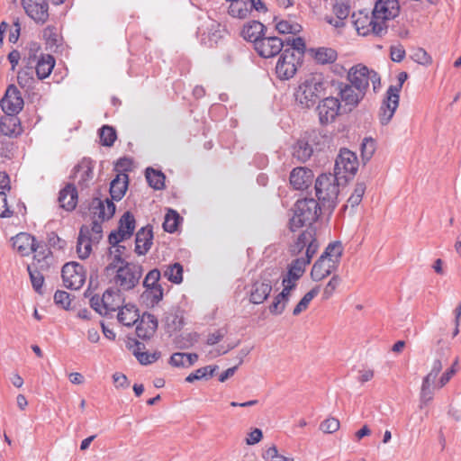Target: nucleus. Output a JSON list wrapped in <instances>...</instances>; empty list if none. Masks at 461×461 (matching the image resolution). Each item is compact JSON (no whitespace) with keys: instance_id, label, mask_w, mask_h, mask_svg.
I'll return each mask as SVG.
<instances>
[{"instance_id":"44","label":"nucleus","mask_w":461,"mask_h":461,"mask_svg":"<svg viewBox=\"0 0 461 461\" xmlns=\"http://www.w3.org/2000/svg\"><path fill=\"white\" fill-rule=\"evenodd\" d=\"M217 369V366H206L201 368L196 369L194 372L188 375L185 378V381L188 383H193L195 380L200 379H209L211 378L215 370Z\"/></svg>"},{"instance_id":"51","label":"nucleus","mask_w":461,"mask_h":461,"mask_svg":"<svg viewBox=\"0 0 461 461\" xmlns=\"http://www.w3.org/2000/svg\"><path fill=\"white\" fill-rule=\"evenodd\" d=\"M285 49H290L294 51V53H295V51L297 50L298 51V54L301 58V56L303 55V51H304V48H305V43H304V41L300 38V37H297V38H288L285 41Z\"/></svg>"},{"instance_id":"16","label":"nucleus","mask_w":461,"mask_h":461,"mask_svg":"<svg viewBox=\"0 0 461 461\" xmlns=\"http://www.w3.org/2000/svg\"><path fill=\"white\" fill-rule=\"evenodd\" d=\"M94 162L91 159H82L73 169V179L77 186L84 190L93 184L94 179Z\"/></svg>"},{"instance_id":"62","label":"nucleus","mask_w":461,"mask_h":461,"mask_svg":"<svg viewBox=\"0 0 461 461\" xmlns=\"http://www.w3.org/2000/svg\"><path fill=\"white\" fill-rule=\"evenodd\" d=\"M457 363H458V360L456 359L455 362L453 363L452 366L442 374V375L440 376L438 383V388H441L445 384H447L449 382V380L451 379V377L456 373V366Z\"/></svg>"},{"instance_id":"10","label":"nucleus","mask_w":461,"mask_h":461,"mask_svg":"<svg viewBox=\"0 0 461 461\" xmlns=\"http://www.w3.org/2000/svg\"><path fill=\"white\" fill-rule=\"evenodd\" d=\"M330 82L329 90L332 91L334 88L339 93L344 105L348 106L349 111L356 107L365 96L363 92L357 90L352 85L337 80H330Z\"/></svg>"},{"instance_id":"9","label":"nucleus","mask_w":461,"mask_h":461,"mask_svg":"<svg viewBox=\"0 0 461 461\" xmlns=\"http://www.w3.org/2000/svg\"><path fill=\"white\" fill-rule=\"evenodd\" d=\"M64 285L71 290L80 289L86 281L84 267L77 262L66 263L61 270Z\"/></svg>"},{"instance_id":"61","label":"nucleus","mask_w":461,"mask_h":461,"mask_svg":"<svg viewBox=\"0 0 461 461\" xmlns=\"http://www.w3.org/2000/svg\"><path fill=\"white\" fill-rule=\"evenodd\" d=\"M412 59L420 65H429L431 63V58L427 51L421 48L417 49L412 56Z\"/></svg>"},{"instance_id":"32","label":"nucleus","mask_w":461,"mask_h":461,"mask_svg":"<svg viewBox=\"0 0 461 461\" xmlns=\"http://www.w3.org/2000/svg\"><path fill=\"white\" fill-rule=\"evenodd\" d=\"M33 261L30 266H35L41 270H47L51 260L50 251L43 244L35 241Z\"/></svg>"},{"instance_id":"42","label":"nucleus","mask_w":461,"mask_h":461,"mask_svg":"<svg viewBox=\"0 0 461 461\" xmlns=\"http://www.w3.org/2000/svg\"><path fill=\"white\" fill-rule=\"evenodd\" d=\"M27 270H28L33 289L37 293L41 294V288H42V285L44 283V276H43L42 272L44 270H41V268H38L35 266H28Z\"/></svg>"},{"instance_id":"29","label":"nucleus","mask_w":461,"mask_h":461,"mask_svg":"<svg viewBox=\"0 0 461 461\" xmlns=\"http://www.w3.org/2000/svg\"><path fill=\"white\" fill-rule=\"evenodd\" d=\"M92 243L95 242L90 240L89 226L83 225L79 230L77 243V252L80 258L85 259L89 257L92 251Z\"/></svg>"},{"instance_id":"43","label":"nucleus","mask_w":461,"mask_h":461,"mask_svg":"<svg viewBox=\"0 0 461 461\" xmlns=\"http://www.w3.org/2000/svg\"><path fill=\"white\" fill-rule=\"evenodd\" d=\"M164 276L174 284H180L183 281V267L179 263H174L164 270Z\"/></svg>"},{"instance_id":"8","label":"nucleus","mask_w":461,"mask_h":461,"mask_svg":"<svg viewBox=\"0 0 461 461\" xmlns=\"http://www.w3.org/2000/svg\"><path fill=\"white\" fill-rule=\"evenodd\" d=\"M358 168V160L357 155L348 149H342L338 155L335 166L334 174L340 178H348L353 176Z\"/></svg>"},{"instance_id":"15","label":"nucleus","mask_w":461,"mask_h":461,"mask_svg":"<svg viewBox=\"0 0 461 461\" xmlns=\"http://www.w3.org/2000/svg\"><path fill=\"white\" fill-rule=\"evenodd\" d=\"M285 48V41L276 36H266V34L258 40L254 46L257 53L265 59L275 57L283 51Z\"/></svg>"},{"instance_id":"55","label":"nucleus","mask_w":461,"mask_h":461,"mask_svg":"<svg viewBox=\"0 0 461 461\" xmlns=\"http://www.w3.org/2000/svg\"><path fill=\"white\" fill-rule=\"evenodd\" d=\"M161 274L158 268H154L150 270L145 276L143 280V286L145 288L150 286L159 285L158 281L160 279Z\"/></svg>"},{"instance_id":"11","label":"nucleus","mask_w":461,"mask_h":461,"mask_svg":"<svg viewBox=\"0 0 461 461\" xmlns=\"http://www.w3.org/2000/svg\"><path fill=\"white\" fill-rule=\"evenodd\" d=\"M299 59L300 57H297L292 50L284 49L276 66L277 77L282 80L293 77L296 73Z\"/></svg>"},{"instance_id":"5","label":"nucleus","mask_w":461,"mask_h":461,"mask_svg":"<svg viewBox=\"0 0 461 461\" xmlns=\"http://www.w3.org/2000/svg\"><path fill=\"white\" fill-rule=\"evenodd\" d=\"M339 177L336 174H321L315 182V193L318 200L321 202L323 206L328 208H335L336 201L339 195Z\"/></svg>"},{"instance_id":"45","label":"nucleus","mask_w":461,"mask_h":461,"mask_svg":"<svg viewBox=\"0 0 461 461\" xmlns=\"http://www.w3.org/2000/svg\"><path fill=\"white\" fill-rule=\"evenodd\" d=\"M320 287L315 286L311 289L308 293H306L303 297L300 300V302L294 308L293 314L294 316L299 315L302 312L306 310L309 306L311 301L319 294Z\"/></svg>"},{"instance_id":"22","label":"nucleus","mask_w":461,"mask_h":461,"mask_svg":"<svg viewBox=\"0 0 461 461\" xmlns=\"http://www.w3.org/2000/svg\"><path fill=\"white\" fill-rule=\"evenodd\" d=\"M139 320L136 326L137 336L144 340L149 339L158 329L157 318L151 313L144 312Z\"/></svg>"},{"instance_id":"46","label":"nucleus","mask_w":461,"mask_h":461,"mask_svg":"<svg viewBox=\"0 0 461 461\" xmlns=\"http://www.w3.org/2000/svg\"><path fill=\"white\" fill-rule=\"evenodd\" d=\"M99 137L103 146L111 147L117 138L116 131L112 126L104 125L99 130Z\"/></svg>"},{"instance_id":"21","label":"nucleus","mask_w":461,"mask_h":461,"mask_svg":"<svg viewBox=\"0 0 461 461\" xmlns=\"http://www.w3.org/2000/svg\"><path fill=\"white\" fill-rule=\"evenodd\" d=\"M313 176V173L311 169L304 167H298L291 171L289 180L294 189L304 190L311 185Z\"/></svg>"},{"instance_id":"38","label":"nucleus","mask_w":461,"mask_h":461,"mask_svg":"<svg viewBox=\"0 0 461 461\" xmlns=\"http://www.w3.org/2000/svg\"><path fill=\"white\" fill-rule=\"evenodd\" d=\"M149 185L155 190H162L165 187V175L152 167H148L145 172Z\"/></svg>"},{"instance_id":"6","label":"nucleus","mask_w":461,"mask_h":461,"mask_svg":"<svg viewBox=\"0 0 461 461\" xmlns=\"http://www.w3.org/2000/svg\"><path fill=\"white\" fill-rule=\"evenodd\" d=\"M348 79L357 90L363 92L366 95L369 87L370 82L373 85L374 90L380 86V77L374 71L370 70L367 67L358 64L352 67L348 71Z\"/></svg>"},{"instance_id":"63","label":"nucleus","mask_w":461,"mask_h":461,"mask_svg":"<svg viewBox=\"0 0 461 461\" xmlns=\"http://www.w3.org/2000/svg\"><path fill=\"white\" fill-rule=\"evenodd\" d=\"M159 357V353L149 354L148 352H136V358L142 365H149Z\"/></svg>"},{"instance_id":"2","label":"nucleus","mask_w":461,"mask_h":461,"mask_svg":"<svg viewBox=\"0 0 461 461\" xmlns=\"http://www.w3.org/2000/svg\"><path fill=\"white\" fill-rule=\"evenodd\" d=\"M104 276L115 288L122 292L134 289L142 276V267L132 262L123 263L114 269H104Z\"/></svg>"},{"instance_id":"58","label":"nucleus","mask_w":461,"mask_h":461,"mask_svg":"<svg viewBox=\"0 0 461 461\" xmlns=\"http://www.w3.org/2000/svg\"><path fill=\"white\" fill-rule=\"evenodd\" d=\"M408 74L404 71L401 72L397 76L398 84L396 86H390L386 91V94L393 95L400 97V92L402 90L403 83L407 80Z\"/></svg>"},{"instance_id":"56","label":"nucleus","mask_w":461,"mask_h":461,"mask_svg":"<svg viewBox=\"0 0 461 461\" xmlns=\"http://www.w3.org/2000/svg\"><path fill=\"white\" fill-rule=\"evenodd\" d=\"M54 302L63 309H68L71 303L70 295L66 291L58 290L54 294Z\"/></svg>"},{"instance_id":"37","label":"nucleus","mask_w":461,"mask_h":461,"mask_svg":"<svg viewBox=\"0 0 461 461\" xmlns=\"http://www.w3.org/2000/svg\"><path fill=\"white\" fill-rule=\"evenodd\" d=\"M312 153V147L303 140H299L293 148V157L300 162L307 161Z\"/></svg>"},{"instance_id":"59","label":"nucleus","mask_w":461,"mask_h":461,"mask_svg":"<svg viewBox=\"0 0 461 461\" xmlns=\"http://www.w3.org/2000/svg\"><path fill=\"white\" fill-rule=\"evenodd\" d=\"M320 429L325 433H333L339 429V420L336 418H329L322 421Z\"/></svg>"},{"instance_id":"60","label":"nucleus","mask_w":461,"mask_h":461,"mask_svg":"<svg viewBox=\"0 0 461 461\" xmlns=\"http://www.w3.org/2000/svg\"><path fill=\"white\" fill-rule=\"evenodd\" d=\"M228 330L226 328H221L213 332L210 333L206 339V344L209 346H213L219 343L227 334Z\"/></svg>"},{"instance_id":"25","label":"nucleus","mask_w":461,"mask_h":461,"mask_svg":"<svg viewBox=\"0 0 461 461\" xmlns=\"http://www.w3.org/2000/svg\"><path fill=\"white\" fill-rule=\"evenodd\" d=\"M153 241V231L152 227L147 225L140 228L135 238V249L134 251L139 255L142 256L148 253L150 249Z\"/></svg>"},{"instance_id":"36","label":"nucleus","mask_w":461,"mask_h":461,"mask_svg":"<svg viewBox=\"0 0 461 461\" xmlns=\"http://www.w3.org/2000/svg\"><path fill=\"white\" fill-rule=\"evenodd\" d=\"M313 58L319 64H331L337 59L338 53L334 49L321 47L312 50Z\"/></svg>"},{"instance_id":"31","label":"nucleus","mask_w":461,"mask_h":461,"mask_svg":"<svg viewBox=\"0 0 461 461\" xmlns=\"http://www.w3.org/2000/svg\"><path fill=\"white\" fill-rule=\"evenodd\" d=\"M55 59L50 54H41L37 60L35 72L38 79L42 80L47 78L55 67Z\"/></svg>"},{"instance_id":"24","label":"nucleus","mask_w":461,"mask_h":461,"mask_svg":"<svg viewBox=\"0 0 461 461\" xmlns=\"http://www.w3.org/2000/svg\"><path fill=\"white\" fill-rule=\"evenodd\" d=\"M104 308L106 311V315L114 312L121 308L124 303V297L122 292L114 286L108 288L103 294Z\"/></svg>"},{"instance_id":"23","label":"nucleus","mask_w":461,"mask_h":461,"mask_svg":"<svg viewBox=\"0 0 461 461\" xmlns=\"http://www.w3.org/2000/svg\"><path fill=\"white\" fill-rule=\"evenodd\" d=\"M77 200L78 194L75 184L68 183L59 191L58 201L62 209L68 212L73 211L77 204Z\"/></svg>"},{"instance_id":"28","label":"nucleus","mask_w":461,"mask_h":461,"mask_svg":"<svg viewBox=\"0 0 461 461\" xmlns=\"http://www.w3.org/2000/svg\"><path fill=\"white\" fill-rule=\"evenodd\" d=\"M118 311V321L124 326L131 327L140 319L139 309L133 303H123Z\"/></svg>"},{"instance_id":"50","label":"nucleus","mask_w":461,"mask_h":461,"mask_svg":"<svg viewBox=\"0 0 461 461\" xmlns=\"http://www.w3.org/2000/svg\"><path fill=\"white\" fill-rule=\"evenodd\" d=\"M366 191V185L365 183H357L354 188L353 193L348 199V205L351 206L352 208L357 206L363 198V195Z\"/></svg>"},{"instance_id":"19","label":"nucleus","mask_w":461,"mask_h":461,"mask_svg":"<svg viewBox=\"0 0 461 461\" xmlns=\"http://www.w3.org/2000/svg\"><path fill=\"white\" fill-rule=\"evenodd\" d=\"M115 209V204L108 198L102 200L95 197L89 205L91 218L101 221L110 220L113 216Z\"/></svg>"},{"instance_id":"35","label":"nucleus","mask_w":461,"mask_h":461,"mask_svg":"<svg viewBox=\"0 0 461 461\" xmlns=\"http://www.w3.org/2000/svg\"><path fill=\"white\" fill-rule=\"evenodd\" d=\"M163 298V288L162 286L156 285L147 287L141 294V299L147 306L153 307L158 304Z\"/></svg>"},{"instance_id":"54","label":"nucleus","mask_w":461,"mask_h":461,"mask_svg":"<svg viewBox=\"0 0 461 461\" xmlns=\"http://www.w3.org/2000/svg\"><path fill=\"white\" fill-rule=\"evenodd\" d=\"M104 221H101L99 220H94L92 219V225L89 227L90 230V240H92L95 242H99V240L103 237V227L102 223Z\"/></svg>"},{"instance_id":"18","label":"nucleus","mask_w":461,"mask_h":461,"mask_svg":"<svg viewBox=\"0 0 461 461\" xmlns=\"http://www.w3.org/2000/svg\"><path fill=\"white\" fill-rule=\"evenodd\" d=\"M0 104L2 110L7 115H15L23 109V99L20 91L14 85H10L7 87L5 95L2 98Z\"/></svg>"},{"instance_id":"34","label":"nucleus","mask_w":461,"mask_h":461,"mask_svg":"<svg viewBox=\"0 0 461 461\" xmlns=\"http://www.w3.org/2000/svg\"><path fill=\"white\" fill-rule=\"evenodd\" d=\"M127 187L128 175H117L110 185V195L112 197V201H120L124 196Z\"/></svg>"},{"instance_id":"7","label":"nucleus","mask_w":461,"mask_h":461,"mask_svg":"<svg viewBox=\"0 0 461 461\" xmlns=\"http://www.w3.org/2000/svg\"><path fill=\"white\" fill-rule=\"evenodd\" d=\"M353 23L359 35L366 36L368 34H374L375 36L382 37L387 33V27H384L379 23L375 15H368L364 12L354 14L352 15Z\"/></svg>"},{"instance_id":"14","label":"nucleus","mask_w":461,"mask_h":461,"mask_svg":"<svg viewBox=\"0 0 461 461\" xmlns=\"http://www.w3.org/2000/svg\"><path fill=\"white\" fill-rule=\"evenodd\" d=\"M136 221L133 214L126 212L119 221L118 230L109 234L108 240L110 244H117L129 239L134 232Z\"/></svg>"},{"instance_id":"12","label":"nucleus","mask_w":461,"mask_h":461,"mask_svg":"<svg viewBox=\"0 0 461 461\" xmlns=\"http://www.w3.org/2000/svg\"><path fill=\"white\" fill-rule=\"evenodd\" d=\"M340 108L339 99L333 96L322 98L316 106L321 125L324 126L333 122L339 114Z\"/></svg>"},{"instance_id":"53","label":"nucleus","mask_w":461,"mask_h":461,"mask_svg":"<svg viewBox=\"0 0 461 461\" xmlns=\"http://www.w3.org/2000/svg\"><path fill=\"white\" fill-rule=\"evenodd\" d=\"M340 282V277L338 275H334L323 289L322 299H330L333 295L337 287L339 285Z\"/></svg>"},{"instance_id":"47","label":"nucleus","mask_w":461,"mask_h":461,"mask_svg":"<svg viewBox=\"0 0 461 461\" xmlns=\"http://www.w3.org/2000/svg\"><path fill=\"white\" fill-rule=\"evenodd\" d=\"M375 149H376V145H375V141L374 139H372L370 137L364 138V140L361 143V147H360L362 160L364 162L369 161L371 159V158L373 157V155L375 151Z\"/></svg>"},{"instance_id":"20","label":"nucleus","mask_w":461,"mask_h":461,"mask_svg":"<svg viewBox=\"0 0 461 461\" xmlns=\"http://www.w3.org/2000/svg\"><path fill=\"white\" fill-rule=\"evenodd\" d=\"M337 267V260L321 256L312 266L311 276L314 281H321L330 276Z\"/></svg>"},{"instance_id":"41","label":"nucleus","mask_w":461,"mask_h":461,"mask_svg":"<svg viewBox=\"0 0 461 461\" xmlns=\"http://www.w3.org/2000/svg\"><path fill=\"white\" fill-rule=\"evenodd\" d=\"M19 120L14 115H7L0 119V132L5 136L15 134Z\"/></svg>"},{"instance_id":"64","label":"nucleus","mask_w":461,"mask_h":461,"mask_svg":"<svg viewBox=\"0 0 461 461\" xmlns=\"http://www.w3.org/2000/svg\"><path fill=\"white\" fill-rule=\"evenodd\" d=\"M167 323L168 326L172 325L174 330H180L184 325L183 317L175 312L167 317Z\"/></svg>"},{"instance_id":"4","label":"nucleus","mask_w":461,"mask_h":461,"mask_svg":"<svg viewBox=\"0 0 461 461\" xmlns=\"http://www.w3.org/2000/svg\"><path fill=\"white\" fill-rule=\"evenodd\" d=\"M321 208L313 198L299 200L295 203V211L289 221V229L295 232L303 226H312L320 216Z\"/></svg>"},{"instance_id":"39","label":"nucleus","mask_w":461,"mask_h":461,"mask_svg":"<svg viewBox=\"0 0 461 461\" xmlns=\"http://www.w3.org/2000/svg\"><path fill=\"white\" fill-rule=\"evenodd\" d=\"M436 387H438V384L435 385V382L427 381V378H423L420 393V408L432 401Z\"/></svg>"},{"instance_id":"52","label":"nucleus","mask_w":461,"mask_h":461,"mask_svg":"<svg viewBox=\"0 0 461 461\" xmlns=\"http://www.w3.org/2000/svg\"><path fill=\"white\" fill-rule=\"evenodd\" d=\"M342 255V245L340 242L336 241L330 243L323 252L321 256H326V258H333V260H337V265L339 264V258Z\"/></svg>"},{"instance_id":"40","label":"nucleus","mask_w":461,"mask_h":461,"mask_svg":"<svg viewBox=\"0 0 461 461\" xmlns=\"http://www.w3.org/2000/svg\"><path fill=\"white\" fill-rule=\"evenodd\" d=\"M312 238L313 230L312 228H308L299 235L297 240L291 246V252L294 255L299 254L305 247L307 248L310 241H312Z\"/></svg>"},{"instance_id":"49","label":"nucleus","mask_w":461,"mask_h":461,"mask_svg":"<svg viewBox=\"0 0 461 461\" xmlns=\"http://www.w3.org/2000/svg\"><path fill=\"white\" fill-rule=\"evenodd\" d=\"M180 216L174 210H168L167 213L165 216V221L163 222V228L167 232L173 233L176 230L178 223H179Z\"/></svg>"},{"instance_id":"1","label":"nucleus","mask_w":461,"mask_h":461,"mask_svg":"<svg viewBox=\"0 0 461 461\" xmlns=\"http://www.w3.org/2000/svg\"><path fill=\"white\" fill-rule=\"evenodd\" d=\"M330 84V80L323 78L321 75L306 78L294 92L297 105L302 109L313 107L318 98L333 94V91L329 90Z\"/></svg>"},{"instance_id":"30","label":"nucleus","mask_w":461,"mask_h":461,"mask_svg":"<svg viewBox=\"0 0 461 461\" xmlns=\"http://www.w3.org/2000/svg\"><path fill=\"white\" fill-rule=\"evenodd\" d=\"M266 26L260 22L253 21L244 25L241 35L244 40L252 42L255 46L258 40H260L266 34Z\"/></svg>"},{"instance_id":"33","label":"nucleus","mask_w":461,"mask_h":461,"mask_svg":"<svg viewBox=\"0 0 461 461\" xmlns=\"http://www.w3.org/2000/svg\"><path fill=\"white\" fill-rule=\"evenodd\" d=\"M126 248L122 245L117 244H111V248L109 249V252L107 255V265L104 267V269H107L108 271H111L114 269V267H119L120 265H122L123 263H128L122 256L125 251Z\"/></svg>"},{"instance_id":"3","label":"nucleus","mask_w":461,"mask_h":461,"mask_svg":"<svg viewBox=\"0 0 461 461\" xmlns=\"http://www.w3.org/2000/svg\"><path fill=\"white\" fill-rule=\"evenodd\" d=\"M280 278V269L278 267H267L264 269L258 279L251 285L249 291V302L254 304L264 303L269 296L272 288Z\"/></svg>"},{"instance_id":"48","label":"nucleus","mask_w":461,"mask_h":461,"mask_svg":"<svg viewBox=\"0 0 461 461\" xmlns=\"http://www.w3.org/2000/svg\"><path fill=\"white\" fill-rule=\"evenodd\" d=\"M17 82L22 88L26 90L34 87L35 79L32 76V71L30 69H22L17 74Z\"/></svg>"},{"instance_id":"26","label":"nucleus","mask_w":461,"mask_h":461,"mask_svg":"<svg viewBox=\"0 0 461 461\" xmlns=\"http://www.w3.org/2000/svg\"><path fill=\"white\" fill-rule=\"evenodd\" d=\"M13 248L23 257L35 250V238L26 232H21L12 239Z\"/></svg>"},{"instance_id":"27","label":"nucleus","mask_w":461,"mask_h":461,"mask_svg":"<svg viewBox=\"0 0 461 461\" xmlns=\"http://www.w3.org/2000/svg\"><path fill=\"white\" fill-rule=\"evenodd\" d=\"M399 105V96L386 94V99L384 100L379 112L380 122L386 125L392 120Z\"/></svg>"},{"instance_id":"57","label":"nucleus","mask_w":461,"mask_h":461,"mask_svg":"<svg viewBox=\"0 0 461 461\" xmlns=\"http://www.w3.org/2000/svg\"><path fill=\"white\" fill-rule=\"evenodd\" d=\"M286 304L287 302L285 299H281L277 294L269 305V312L274 315H280L285 311Z\"/></svg>"},{"instance_id":"13","label":"nucleus","mask_w":461,"mask_h":461,"mask_svg":"<svg viewBox=\"0 0 461 461\" xmlns=\"http://www.w3.org/2000/svg\"><path fill=\"white\" fill-rule=\"evenodd\" d=\"M399 10L398 0H377L372 13L381 25L388 28L387 22L395 18Z\"/></svg>"},{"instance_id":"17","label":"nucleus","mask_w":461,"mask_h":461,"mask_svg":"<svg viewBox=\"0 0 461 461\" xmlns=\"http://www.w3.org/2000/svg\"><path fill=\"white\" fill-rule=\"evenodd\" d=\"M26 14L38 24H44L49 19V5L46 0H22Z\"/></svg>"}]
</instances>
